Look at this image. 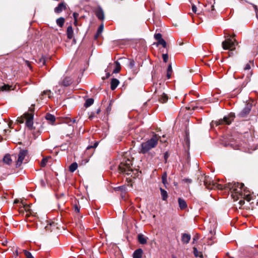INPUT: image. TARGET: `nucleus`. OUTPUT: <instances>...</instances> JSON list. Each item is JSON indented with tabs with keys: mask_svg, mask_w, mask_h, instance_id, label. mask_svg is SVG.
Wrapping results in <instances>:
<instances>
[{
	"mask_svg": "<svg viewBox=\"0 0 258 258\" xmlns=\"http://www.w3.org/2000/svg\"><path fill=\"white\" fill-rule=\"evenodd\" d=\"M154 38L157 40H159L162 39V35L160 33H157L154 35Z\"/></svg>",
	"mask_w": 258,
	"mask_h": 258,
	"instance_id": "obj_42",
	"label": "nucleus"
},
{
	"mask_svg": "<svg viewBox=\"0 0 258 258\" xmlns=\"http://www.w3.org/2000/svg\"><path fill=\"white\" fill-rule=\"evenodd\" d=\"M160 137L154 134L152 138L146 142L141 144V152L145 154L151 149L155 148L158 143Z\"/></svg>",
	"mask_w": 258,
	"mask_h": 258,
	"instance_id": "obj_4",
	"label": "nucleus"
},
{
	"mask_svg": "<svg viewBox=\"0 0 258 258\" xmlns=\"http://www.w3.org/2000/svg\"><path fill=\"white\" fill-rule=\"evenodd\" d=\"M182 43H182V42H179V45H182Z\"/></svg>",
	"mask_w": 258,
	"mask_h": 258,
	"instance_id": "obj_59",
	"label": "nucleus"
},
{
	"mask_svg": "<svg viewBox=\"0 0 258 258\" xmlns=\"http://www.w3.org/2000/svg\"><path fill=\"white\" fill-rule=\"evenodd\" d=\"M250 75H252V73H251V71L250 72Z\"/></svg>",
	"mask_w": 258,
	"mask_h": 258,
	"instance_id": "obj_63",
	"label": "nucleus"
},
{
	"mask_svg": "<svg viewBox=\"0 0 258 258\" xmlns=\"http://www.w3.org/2000/svg\"><path fill=\"white\" fill-rule=\"evenodd\" d=\"M49 159H50V157L49 156L43 158L40 162L41 167H45Z\"/></svg>",
	"mask_w": 258,
	"mask_h": 258,
	"instance_id": "obj_25",
	"label": "nucleus"
},
{
	"mask_svg": "<svg viewBox=\"0 0 258 258\" xmlns=\"http://www.w3.org/2000/svg\"><path fill=\"white\" fill-rule=\"evenodd\" d=\"M192 11L194 13L197 14V7L194 4L192 5Z\"/></svg>",
	"mask_w": 258,
	"mask_h": 258,
	"instance_id": "obj_49",
	"label": "nucleus"
},
{
	"mask_svg": "<svg viewBox=\"0 0 258 258\" xmlns=\"http://www.w3.org/2000/svg\"><path fill=\"white\" fill-rule=\"evenodd\" d=\"M193 252L196 257H203V254L201 252L199 251L195 247L193 248Z\"/></svg>",
	"mask_w": 258,
	"mask_h": 258,
	"instance_id": "obj_31",
	"label": "nucleus"
},
{
	"mask_svg": "<svg viewBox=\"0 0 258 258\" xmlns=\"http://www.w3.org/2000/svg\"><path fill=\"white\" fill-rule=\"evenodd\" d=\"M65 20L63 18L60 17L56 20V24L60 27H62L64 23Z\"/></svg>",
	"mask_w": 258,
	"mask_h": 258,
	"instance_id": "obj_28",
	"label": "nucleus"
},
{
	"mask_svg": "<svg viewBox=\"0 0 258 258\" xmlns=\"http://www.w3.org/2000/svg\"><path fill=\"white\" fill-rule=\"evenodd\" d=\"M247 81H248L249 80V77L247 76Z\"/></svg>",
	"mask_w": 258,
	"mask_h": 258,
	"instance_id": "obj_62",
	"label": "nucleus"
},
{
	"mask_svg": "<svg viewBox=\"0 0 258 258\" xmlns=\"http://www.w3.org/2000/svg\"><path fill=\"white\" fill-rule=\"evenodd\" d=\"M119 83V82L117 79H115V78L112 79L111 81V86H110L111 89L112 90H115L116 88V87H117Z\"/></svg>",
	"mask_w": 258,
	"mask_h": 258,
	"instance_id": "obj_16",
	"label": "nucleus"
},
{
	"mask_svg": "<svg viewBox=\"0 0 258 258\" xmlns=\"http://www.w3.org/2000/svg\"><path fill=\"white\" fill-rule=\"evenodd\" d=\"M72 83V80L70 77H66L63 79L59 82L60 85H62L66 87L69 86Z\"/></svg>",
	"mask_w": 258,
	"mask_h": 258,
	"instance_id": "obj_10",
	"label": "nucleus"
},
{
	"mask_svg": "<svg viewBox=\"0 0 258 258\" xmlns=\"http://www.w3.org/2000/svg\"><path fill=\"white\" fill-rule=\"evenodd\" d=\"M103 29V25H100L99 28H98L97 33L95 35V38L96 39L99 35L102 33Z\"/></svg>",
	"mask_w": 258,
	"mask_h": 258,
	"instance_id": "obj_36",
	"label": "nucleus"
},
{
	"mask_svg": "<svg viewBox=\"0 0 258 258\" xmlns=\"http://www.w3.org/2000/svg\"><path fill=\"white\" fill-rule=\"evenodd\" d=\"M158 44L162 45L164 48H165L166 47V42L162 38L158 41Z\"/></svg>",
	"mask_w": 258,
	"mask_h": 258,
	"instance_id": "obj_38",
	"label": "nucleus"
},
{
	"mask_svg": "<svg viewBox=\"0 0 258 258\" xmlns=\"http://www.w3.org/2000/svg\"><path fill=\"white\" fill-rule=\"evenodd\" d=\"M191 238L190 235L187 233H183L181 236V241L184 244H187L189 243Z\"/></svg>",
	"mask_w": 258,
	"mask_h": 258,
	"instance_id": "obj_13",
	"label": "nucleus"
},
{
	"mask_svg": "<svg viewBox=\"0 0 258 258\" xmlns=\"http://www.w3.org/2000/svg\"><path fill=\"white\" fill-rule=\"evenodd\" d=\"M34 111V107L32 105L29 109L30 112H26L24 114L23 116L18 117L17 121L20 123L24 122V120L26 119V125L30 129H33V112Z\"/></svg>",
	"mask_w": 258,
	"mask_h": 258,
	"instance_id": "obj_3",
	"label": "nucleus"
},
{
	"mask_svg": "<svg viewBox=\"0 0 258 258\" xmlns=\"http://www.w3.org/2000/svg\"><path fill=\"white\" fill-rule=\"evenodd\" d=\"M135 62L133 60L130 61L129 66L131 68H133L135 66Z\"/></svg>",
	"mask_w": 258,
	"mask_h": 258,
	"instance_id": "obj_50",
	"label": "nucleus"
},
{
	"mask_svg": "<svg viewBox=\"0 0 258 258\" xmlns=\"http://www.w3.org/2000/svg\"><path fill=\"white\" fill-rule=\"evenodd\" d=\"M111 103H109V106L107 107L106 110L107 112H109L111 111Z\"/></svg>",
	"mask_w": 258,
	"mask_h": 258,
	"instance_id": "obj_51",
	"label": "nucleus"
},
{
	"mask_svg": "<svg viewBox=\"0 0 258 258\" xmlns=\"http://www.w3.org/2000/svg\"><path fill=\"white\" fill-rule=\"evenodd\" d=\"M214 3L213 4L212 2H208V3L206 5V7L207 8V10L209 12H211L212 15L215 14V9H214V4L215 1H213Z\"/></svg>",
	"mask_w": 258,
	"mask_h": 258,
	"instance_id": "obj_11",
	"label": "nucleus"
},
{
	"mask_svg": "<svg viewBox=\"0 0 258 258\" xmlns=\"http://www.w3.org/2000/svg\"><path fill=\"white\" fill-rule=\"evenodd\" d=\"M162 182L164 184L167 183V174L164 173L162 176Z\"/></svg>",
	"mask_w": 258,
	"mask_h": 258,
	"instance_id": "obj_40",
	"label": "nucleus"
},
{
	"mask_svg": "<svg viewBox=\"0 0 258 258\" xmlns=\"http://www.w3.org/2000/svg\"><path fill=\"white\" fill-rule=\"evenodd\" d=\"M99 112H100V109H98V110H97V113H99Z\"/></svg>",
	"mask_w": 258,
	"mask_h": 258,
	"instance_id": "obj_60",
	"label": "nucleus"
},
{
	"mask_svg": "<svg viewBox=\"0 0 258 258\" xmlns=\"http://www.w3.org/2000/svg\"><path fill=\"white\" fill-rule=\"evenodd\" d=\"M162 58L165 62H167L168 59V55L167 54H163Z\"/></svg>",
	"mask_w": 258,
	"mask_h": 258,
	"instance_id": "obj_44",
	"label": "nucleus"
},
{
	"mask_svg": "<svg viewBox=\"0 0 258 258\" xmlns=\"http://www.w3.org/2000/svg\"><path fill=\"white\" fill-rule=\"evenodd\" d=\"M168 97L166 94L163 93L159 99V101L161 103H164L168 100Z\"/></svg>",
	"mask_w": 258,
	"mask_h": 258,
	"instance_id": "obj_23",
	"label": "nucleus"
},
{
	"mask_svg": "<svg viewBox=\"0 0 258 258\" xmlns=\"http://www.w3.org/2000/svg\"><path fill=\"white\" fill-rule=\"evenodd\" d=\"M253 7L254 8L255 11H256L257 10V6L253 5Z\"/></svg>",
	"mask_w": 258,
	"mask_h": 258,
	"instance_id": "obj_57",
	"label": "nucleus"
},
{
	"mask_svg": "<svg viewBox=\"0 0 258 258\" xmlns=\"http://www.w3.org/2000/svg\"><path fill=\"white\" fill-rule=\"evenodd\" d=\"M22 204L24 207V210L26 212H29L30 211V207L29 205L26 204H24L23 203H22Z\"/></svg>",
	"mask_w": 258,
	"mask_h": 258,
	"instance_id": "obj_43",
	"label": "nucleus"
},
{
	"mask_svg": "<svg viewBox=\"0 0 258 258\" xmlns=\"http://www.w3.org/2000/svg\"><path fill=\"white\" fill-rule=\"evenodd\" d=\"M162 199L163 201H166L168 198V194L167 191L162 188H160Z\"/></svg>",
	"mask_w": 258,
	"mask_h": 258,
	"instance_id": "obj_21",
	"label": "nucleus"
},
{
	"mask_svg": "<svg viewBox=\"0 0 258 258\" xmlns=\"http://www.w3.org/2000/svg\"><path fill=\"white\" fill-rule=\"evenodd\" d=\"M227 185V183L224 185L222 184H218L217 187L218 188L220 189L221 190L223 189H227L229 190L228 188L227 187H226Z\"/></svg>",
	"mask_w": 258,
	"mask_h": 258,
	"instance_id": "obj_39",
	"label": "nucleus"
},
{
	"mask_svg": "<svg viewBox=\"0 0 258 258\" xmlns=\"http://www.w3.org/2000/svg\"><path fill=\"white\" fill-rule=\"evenodd\" d=\"M95 14L99 19L101 20L104 19V12L101 8H99L96 11Z\"/></svg>",
	"mask_w": 258,
	"mask_h": 258,
	"instance_id": "obj_15",
	"label": "nucleus"
},
{
	"mask_svg": "<svg viewBox=\"0 0 258 258\" xmlns=\"http://www.w3.org/2000/svg\"><path fill=\"white\" fill-rule=\"evenodd\" d=\"M55 227V224L54 222H51L49 224H47L45 226L46 230L49 231H52L54 228V227Z\"/></svg>",
	"mask_w": 258,
	"mask_h": 258,
	"instance_id": "obj_24",
	"label": "nucleus"
},
{
	"mask_svg": "<svg viewBox=\"0 0 258 258\" xmlns=\"http://www.w3.org/2000/svg\"><path fill=\"white\" fill-rule=\"evenodd\" d=\"M143 250L141 248L137 249L133 253V258H142Z\"/></svg>",
	"mask_w": 258,
	"mask_h": 258,
	"instance_id": "obj_18",
	"label": "nucleus"
},
{
	"mask_svg": "<svg viewBox=\"0 0 258 258\" xmlns=\"http://www.w3.org/2000/svg\"><path fill=\"white\" fill-rule=\"evenodd\" d=\"M3 161L7 164L10 165L12 163V159L10 155L9 154L6 155L3 158Z\"/></svg>",
	"mask_w": 258,
	"mask_h": 258,
	"instance_id": "obj_22",
	"label": "nucleus"
},
{
	"mask_svg": "<svg viewBox=\"0 0 258 258\" xmlns=\"http://www.w3.org/2000/svg\"><path fill=\"white\" fill-rule=\"evenodd\" d=\"M250 69V65L249 63H247L244 68V71H249Z\"/></svg>",
	"mask_w": 258,
	"mask_h": 258,
	"instance_id": "obj_48",
	"label": "nucleus"
},
{
	"mask_svg": "<svg viewBox=\"0 0 258 258\" xmlns=\"http://www.w3.org/2000/svg\"><path fill=\"white\" fill-rule=\"evenodd\" d=\"M78 120L76 118H74L73 119L71 118H68L66 120V122L69 124L70 125H72L73 123L77 122Z\"/></svg>",
	"mask_w": 258,
	"mask_h": 258,
	"instance_id": "obj_35",
	"label": "nucleus"
},
{
	"mask_svg": "<svg viewBox=\"0 0 258 258\" xmlns=\"http://www.w3.org/2000/svg\"><path fill=\"white\" fill-rule=\"evenodd\" d=\"M12 87V86L4 84L3 86L0 87V92L9 91L11 89Z\"/></svg>",
	"mask_w": 258,
	"mask_h": 258,
	"instance_id": "obj_29",
	"label": "nucleus"
},
{
	"mask_svg": "<svg viewBox=\"0 0 258 258\" xmlns=\"http://www.w3.org/2000/svg\"><path fill=\"white\" fill-rule=\"evenodd\" d=\"M115 68L114 69L113 73H118L119 72L121 69L120 64L118 61H116L115 62Z\"/></svg>",
	"mask_w": 258,
	"mask_h": 258,
	"instance_id": "obj_26",
	"label": "nucleus"
},
{
	"mask_svg": "<svg viewBox=\"0 0 258 258\" xmlns=\"http://www.w3.org/2000/svg\"><path fill=\"white\" fill-rule=\"evenodd\" d=\"M147 238L145 237L143 234H139L138 235V240L140 243L142 244H145L147 243Z\"/></svg>",
	"mask_w": 258,
	"mask_h": 258,
	"instance_id": "obj_17",
	"label": "nucleus"
},
{
	"mask_svg": "<svg viewBox=\"0 0 258 258\" xmlns=\"http://www.w3.org/2000/svg\"><path fill=\"white\" fill-rule=\"evenodd\" d=\"M168 157V153L166 152L164 154V159H165L166 162L167 161Z\"/></svg>",
	"mask_w": 258,
	"mask_h": 258,
	"instance_id": "obj_54",
	"label": "nucleus"
},
{
	"mask_svg": "<svg viewBox=\"0 0 258 258\" xmlns=\"http://www.w3.org/2000/svg\"><path fill=\"white\" fill-rule=\"evenodd\" d=\"M66 9V4L62 2L59 3L58 6L54 9V12L56 13H60L62 11V10H65Z\"/></svg>",
	"mask_w": 258,
	"mask_h": 258,
	"instance_id": "obj_12",
	"label": "nucleus"
},
{
	"mask_svg": "<svg viewBox=\"0 0 258 258\" xmlns=\"http://www.w3.org/2000/svg\"><path fill=\"white\" fill-rule=\"evenodd\" d=\"M78 168V164L76 162L73 163L69 166V170L71 172H74Z\"/></svg>",
	"mask_w": 258,
	"mask_h": 258,
	"instance_id": "obj_30",
	"label": "nucleus"
},
{
	"mask_svg": "<svg viewBox=\"0 0 258 258\" xmlns=\"http://www.w3.org/2000/svg\"><path fill=\"white\" fill-rule=\"evenodd\" d=\"M23 252L25 256L27 258H34L33 256L32 255V254L30 252L27 251L26 250H24Z\"/></svg>",
	"mask_w": 258,
	"mask_h": 258,
	"instance_id": "obj_37",
	"label": "nucleus"
},
{
	"mask_svg": "<svg viewBox=\"0 0 258 258\" xmlns=\"http://www.w3.org/2000/svg\"><path fill=\"white\" fill-rule=\"evenodd\" d=\"M115 190H121V191H125V186L122 185L120 186H118L114 188Z\"/></svg>",
	"mask_w": 258,
	"mask_h": 258,
	"instance_id": "obj_41",
	"label": "nucleus"
},
{
	"mask_svg": "<svg viewBox=\"0 0 258 258\" xmlns=\"http://www.w3.org/2000/svg\"><path fill=\"white\" fill-rule=\"evenodd\" d=\"M73 34L74 31L72 27L71 26H69L67 30V35L68 38L69 39H72L73 38Z\"/></svg>",
	"mask_w": 258,
	"mask_h": 258,
	"instance_id": "obj_19",
	"label": "nucleus"
},
{
	"mask_svg": "<svg viewBox=\"0 0 258 258\" xmlns=\"http://www.w3.org/2000/svg\"><path fill=\"white\" fill-rule=\"evenodd\" d=\"M73 16L74 17V18L75 19V22H76V19L77 18V17H78V14L76 13H74V14H73Z\"/></svg>",
	"mask_w": 258,
	"mask_h": 258,
	"instance_id": "obj_55",
	"label": "nucleus"
},
{
	"mask_svg": "<svg viewBox=\"0 0 258 258\" xmlns=\"http://www.w3.org/2000/svg\"><path fill=\"white\" fill-rule=\"evenodd\" d=\"M235 115L233 113H230L227 116L224 117L223 119H220L217 122V125L220 124H230L234 120Z\"/></svg>",
	"mask_w": 258,
	"mask_h": 258,
	"instance_id": "obj_6",
	"label": "nucleus"
},
{
	"mask_svg": "<svg viewBox=\"0 0 258 258\" xmlns=\"http://www.w3.org/2000/svg\"><path fill=\"white\" fill-rule=\"evenodd\" d=\"M227 187L231 194V197L234 201L239 200V204L242 206L244 204V200L249 202L251 200V196L249 192L246 190L244 184L242 183H228Z\"/></svg>",
	"mask_w": 258,
	"mask_h": 258,
	"instance_id": "obj_1",
	"label": "nucleus"
},
{
	"mask_svg": "<svg viewBox=\"0 0 258 258\" xmlns=\"http://www.w3.org/2000/svg\"><path fill=\"white\" fill-rule=\"evenodd\" d=\"M199 238H200V236H199V234H196V235H195L194 238H193V243L195 241H197L199 239Z\"/></svg>",
	"mask_w": 258,
	"mask_h": 258,
	"instance_id": "obj_47",
	"label": "nucleus"
},
{
	"mask_svg": "<svg viewBox=\"0 0 258 258\" xmlns=\"http://www.w3.org/2000/svg\"><path fill=\"white\" fill-rule=\"evenodd\" d=\"M74 208H75V211L76 212L79 213L80 212V209L79 208V207L77 205H75Z\"/></svg>",
	"mask_w": 258,
	"mask_h": 258,
	"instance_id": "obj_52",
	"label": "nucleus"
},
{
	"mask_svg": "<svg viewBox=\"0 0 258 258\" xmlns=\"http://www.w3.org/2000/svg\"><path fill=\"white\" fill-rule=\"evenodd\" d=\"M94 103V99L93 98H89L86 100V102L84 104V106L85 107H88L92 105Z\"/></svg>",
	"mask_w": 258,
	"mask_h": 258,
	"instance_id": "obj_27",
	"label": "nucleus"
},
{
	"mask_svg": "<svg viewBox=\"0 0 258 258\" xmlns=\"http://www.w3.org/2000/svg\"><path fill=\"white\" fill-rule=\"evenodd\" d=\"M235 43H236V41L235 39H233L228 37L222 42V47L224 50L233 51L235 49Z\"/></svg>",
	"mask_w": 258,
	"mask_h": 258,
	"instance_id": "obj_5",
	"label": "nucleus"
},
{
	"mask_svg": "<svg viewBox=\"0 0 258 258\" xmlns=\"http://www.w3.org/2000/svg\"><path fill=\"white\" fill-rule=\"evenodd\" d=\"M45 62V58L44 57H41L39 59V63H41L42 66H44Z\"/></svg>",
	"mask_w": 258,
	"mask_h": 258,
	"instance_id": "obj_46",
	"label": "nucleus"
},
{
	"mask_svg": "<svg viewBox=\"0 0 258 258\" xmlns=\"http://www.w3.org/2000/svg\"><path fill=\"white\" fill-rule=\"evenodd\" d=\"M45 118L51 123H53L55 120V116L49 113L46 114Z\"/></svg>",
	"mask_w": 258,
	"mask_h": 258,
	"instance_id": "obj_20",
	"label": "nucleus"
},
{
	"mask_svg": "<svg viewBox=\"0 0 258 258\" xmlns=\"http://www.w3.org/2000/svg\"><path fill=\"white\" fill-rule=\"evenodd\" d=\"M172 73V69L171 64H170L167 69V78L168 79H169L171 78V74Z\"/></svg>",
	"mask_w": 258,
	"mask_h": 258,
	"instance_id": "obj_32",
	"label": "nucleus"
},
{
	"mask_svg": "<svg viewBox=\"0 0 258 258\" xmlns=\"http://www.w3.org/2000/svg\"><path fill=\"white\" fill-rule=\"evenodd\" d=\"M26 64L27 65L28 67H29L30 68H31V66L30 65V63L29 61L28 60H26Z\"/></svg>",
	"mask_w": 258,
	"mask_h": 258,
	"instance_id": "obj_56",
	"label": "nucleus"
},
{
	"mask_svg": "<svg viewBox=\"0 0 258 258\" xmlns=\"http://www.w3.org/2000/svg\"><path fill=\"white\" fill-rule=\"evenodd\" d=\"M232 54H233V52H230L229 53V56H231Z\"/></svg>",
	"mask_w": 258,
	"mask_h": 258,
	"instance_id": "obj_58",
	"label": "nucleus"
},
{
	"mask_svg": "<svg viewBox=\"0 0 258 258\" xmlns=\"http://www.w3.org/2000/svg\"><path fill=\"white\" fill-rule=\"evenodd\" d=\"M118 170L120 173L130 176L134 178L139 175L138 170L133 168V161L130 159H123L118 166Z\"/></svg>",
	"mask_w": 258,
	"mask_h": 258,
	"instance_id": "obj_2",
	"label": "nucleus"
},
{
	"mask_svg": "<svg viewBox=\"0 0 258 258\" xmlns=\"http://www.w3.org/2000/svg\"><path fill=\"white\" fill-rule=\"evenodd\" d=\"M178 205L181 210H184L187 207V204L184 200L180 198L178 199Z\"/></svg>",
	"mask_w": 258,
	"mask_h": 258,
	"instance_id": "obj_14",
	"label": "nucleus"
},
{
	"mask_svg": "<svg viewBox=\"0 0 258 258\" xmlns=\"http://www.w3.org/2000/svg\"><path fill=\"white\" fill-rule=\"evenodd\" d=\"M98 145V143L97 142H96L94 144V145L93 146H88L87 148V150H89L90 149H94Z\"/></svg>",
	"mask_w": 258,
	"mask_h": 258,
	"instance_id": "obj_45",
	"label": "nucleus"
},
{
	"mask_svg": "<svg viewBox=\"0 0 258 258\" xmlns=\"http://www.w3.org/2000/svg\"><path fill=\"white\" fill-rule=\"evenodd\" d=\"M52 93H51L50 90L44 91L41 94V95L42 96H43L44 95L47 96L48 98H50L52 97Z\"/></svg>",
	"mask_w": 258,
	"mask_h": 258,
	"instance_id": "obj_33",
	"label": "nucleus"
},
{
	"mask_svg": "<svg viewBox=\"0 0 258 258\" xmlns=\"http://www.w3.org/2000/svg\"><path fill=\"white\" fill-rule=\"evenodd\" d=\"M78 120L76 118H74L73 119L71 118H68L66 120V122L69 124L70 125H72L73 123L77 122Z\"/></svg>",
	"mask_w": 258,
	"mask_h": 258,
	"instance_id": "obj_34",
	"label": "nucleus"
},
{
	"mask_svg": "<svg viewBox=\"0 0 258 258\" xmlns=\"http://www.w3.org/2000/svg\"><path fill=\"white\" fill-rule=\"evenodd\" d=\"M251 106L250 104H247L246 106L243 109V110L240 112L239 115L241 117H245L247 114L249 113L251 111Z\"/></svg>",
	"mask_w": 258,
	"mask_h": 258,
	"instance_id": "obj_9",
	"label": "nucleus"
},
{
	"mask_svg": "<svg viewBox=\"0 0 258 258\" xmlns=\"http://www.w3.org/2000/svg\"><path fill=\"white\" fill-rule=\"evenodd\" d=\"M212 240H213L212 237H211V238H209V239L208 241V244H211V245L213 243V241Z\"/></svg>",
	"mask_w": 258,
	"mask_h": 258,
	"instance_id": "obj_53",
	"label": "nucleus"
},
{
	"mask_svg": "<svg viewBox=\"0 0 258 258\" xmlns=\"http://www.w3.org/2000/svg\"><path fill=\"white\" fill-rule=\"evenodd\" d=\"M187 180L188 181V182H191V180L190 179H187Z\"/></svg>",
	"mask_w": 258,
	"mask_h": 258,
	"instance_id": "obj_61",
	"label": "nucleus"
},
{
	"mask_svg": "<svg viewBox=\"0 0 258 258\" xmlns=\"http://www.w3.org/2000/svg\"><path fill=\"white\" fill-rule=\"evenodd\" d=\"M27 154V151L25 150H21L18 154L17 161H16V167H20Z\"/></svg>",
	"mask_w": 258,
	"mask_h": 258,
	"instance_id": "obj_8",
	"label": "nucleus"
},
{
	"mask_svg": "<svg viewBox=\"0 0 258 258\" xmlns=\"http://www.w3.org/2000/svg\"><path fill=\"white\" fill-rule=\"evenodd\" d=\"M200 181H203L204 185L208 189H212L215 186V184L211 180L209 176H202Z\"/></svg>",
	"mask_w": 258,
	"mask_h": 258,
	"instance_id": "obj_7",
	"label": "nucleus"
}]
</instances>
